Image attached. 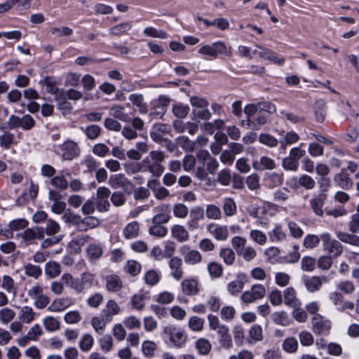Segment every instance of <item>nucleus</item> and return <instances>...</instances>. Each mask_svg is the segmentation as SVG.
<instances>
[{
	"label": "nucleus",
	"instance_id": "f257e3e1",
	"mask_svg": "<svg viewBox=\"0 0 359 359\" xmlns=\"http://www.w3.org/2000/svg\"><path fill=\"white\" fill-rule=\"evenodd\" d=\"M166 155L161 150L151 151L147 156L142 160L143 171H147L156 177H159L165 171L162 163Z\"/></svg>",
	"mask_w": 359,
	"mask_h": 359
},
{
	"label": "nucleus",
	"instance_id": "f03ea898",
	"mask_svg": "<svg viewBox=\"0 0 359 359\" xmlns=\"http://www.w3.org/2000/svg\"><path fill=\"white\" fill-rule=\"evenodd\" d=\"M40 84L46 86V91L55 95L57 107L64 115L67 113V93L65 90L60 89L55 79L51 76H47L40 81Z\"/></svg>",
	"mask_w": 359,
	"mask_h": 359
},
{
	"label": "nucleus",
	"instance_id": "7ed1b4c3",
	"mask_svg": "<svg viewBox=\"0 0 359 359\" xmlns=\"http://www.w3.org/2000/svg\"><path fill=\"white\" fill-rule=\"evenodd\" d=\"M198 53L201 55H208L213 58H216L219 55L230 56L232 53L231 46H227L224 42L217 41L212 45H203L198 50Z\"/></svg>",
	"mask_w": 359,
	"mask_h": 359
},
{
	"label": "nucleus",
	"instance_id": "20e7f679",
	"mask_svg": "<svg viewBox=\"0 0 359 359\" xmlns=\"http://www.w3.org/2000/svg\"><path fill=\"white\" fill-rule=\"evenodd\" d=\"M312 330L317 335H327L330 333L332 323L322 315H315L311 318Z\"/></svg>",
	"mask_w": 359,
	"mask_h": 359
},
{
	"label": "nucleus",
	"instance_id": "39448f33",
	"mask_svg": "<svg viewBox=\"0 0 359 359\" xmlns=\"http://www.w3.org/2000/svg\"><path fill=\"white\" fill-rule=\"evenodd\" d=\"M27 294L34 299V306L38 309H43L49 304V298L43 294V287L39 283L32 286L27 292Z\"/></svg>",
	"mask_w": 359,
	"mask_h": 359
},
{
	"label": "nucleus",
	"instance_id": "423d86ee",
	"mask_svg": "<svg viewBox=\"0 0 359 359\" xmlns=\"http://www.w3.org/2000/svg\"><path fill=\"white\" fill-rule=\"evenodd\" d=\"M302 280L306 290L311 293H314L320 290L323 285L327 283L329 279L325 276H304Z\"/></svg>",
	"mask_w": 359,
	"mask_h": 359
},
{
	"label": "nucleus",
	"instance_id": "0eeeda50",
	"mask_svg": "<svg viewBox=\"0 0 359 359\" xmlns=\"http://www.w3.org/2000/svg\"><path fill=\"white\" fill-rule=\"evenodd\" d=\"M111 191L106 187H100L97 189L95 198V207L100 212H107L110 208V203L108 200Z\"/></svg>",
	"mask_w": 359,
	"mask_h": 359
},
{
	"label": "nucleus",
	"instance_id": "6e6552de",
	"mask_svg": "<svg viewBox=\"0 0 359 359\" xmlns=\"http://www.w3.org/2000/svg\"><path fill=\"white\" fill-rule=\"evenodd\" d=\"M69 223L76 225L80 231H87L97 226L100 224V221L94 217H88L81 219L79 216L73 215L69 212Z\"/></svg>",
	"mask_w": 359,
	"mask_h": 359
},
{
	"label": "nucleus",
	"instance_id": "1a4fd4ad",
	"mask_svg": "<svg viewBox=\"0 0 359 359\" xmlns=\"http://www.w3.org/2000/svg\"><path fill=\"white\" fill-rule=\"evenodd\" d=\"M108 183L111 188L122 189L129 194L133 189V183L123 173L110 175Z\"/></svg>",
	"mask_w": 359,
	"mask_h": 359
},
{
	"label": "nucleus",
	"instance_id": "9d476101",
	"mask_svg": "<svg viewBox=\"0 0 359 359\" xmlns=\"http://www.w3.org/2000/svg\"><path fill=\"white\" fill-rule=\"evenodd\" d=\"M164 333L169 337L170 341L176 347H182L187 341V334L184 331L174 326L164 327Z\"/></svg>",
	"mask_w": 359,
	"mask_h": 359
},
{
	"label": "nucleus",
	"instance_id": "9b49d317",
	"mask_svg": "<svg viewBox=\"0 0 359 359\" xmlns=\"http://www.w3.org/2000/svg\"><path fill=\"white\" fill-rule=\"evenodd\" d=\"M155 215L151 218V223L156 224H164L168 223L171 216L170 215V207L169 204H162L154 208Z\"/></svg>",
	"mask_w": 359,
	"mask_h": 359
},
{
	"label": "nucleus",
	"instance_id": "f8f14e48",
	"mask_svg": "<svg viewBox=\"0 0 359 359\" xmlns=\"http://www.w3.org/2000/svg\"><path fill=\"white\" fill-rule=\"evenodd\" d=\"M207 231L217 241H226L229 237V229L226 225L210 223L206 226Z\"/></svg>",
	"mask_w": 359,
	"mask_h": 359
},
{
	"label": "nucleus",
	"instance_id": "ddd939ff",
	"mask_svg": "<svg viewBox=\"0 0 359 359\" xmlns=\"http://www.w3.org/2000/svg\"><path fill=\"white\" fill-rule=\"evenodd\" d=\"M320 236L326 250L336 256H339L342 253L343 248L341 244L338 241L332 239L329 233H324Z\"/></svg>",
	"mask_w": 359,
	"mask_h": 359
},
{
	"label": "nucleus",
	"instance_id": "4468645a",
	"mask_svg": "<svg viewBox=\"0 0 359 359\" xmlns=\"http://www.w3.org/2000/svg\"><path fill=\"white\" fill-rule=\"evenodd\" d=\"M180 252L184 255V260L187 264L196 265L202 262V255L196 250H191L189 247L184 245L180 248Z\"/></svg>",
	"mask_w": 359,
	"mask_h": 359
},
{
	"label": "nucleus",
	"instance_id": "2eb2a0df",
	"mask_svg": "<svg viewBox=\"0 0 359 359\" xmlns=\"http://www.w3.org/2000/svg\"><path fill=\"white\" fill-rule=\"evenodd\" d=\"M168 267L170 270V276L176 280H180L183 277V261L179 257H172L168 261Z\"/></svg>",
	"mask_w": 359,
	"mask_h": 359
},
{
	"label": "nucleus",
	"instance_id": "dca6fc26",
	"mask_svg": "<svg viewBox=\"0 0 359 359\" xmlns=\"http://www.w3.org/2000/svg\"><path fill=\"white\" fill-rule=\"evenodd\" d=\"M170 101V100L168 96H160L158 100V103L153 107L149 116L153 118H162L167 111V106Z\"/></svg>",
	"mask_w": 359,
	"mask_h": 359
},
{
	"label": "nucleus",
	"instance_id": "f3484780",
	"mask_svg": "<svg viewBox=\"0 0 359 359\" xmlns=\"http://www.w3.org/2000/svg\"><path fill=\"white\" fill-rule=\"evenodd\" d=\"M147 187L154 193V197L159 201L164 200L170 195V191L161 186L156 179H151L147 182Z\"/></svg>",
	"mask_w": 359,
	"mask_h": 359
},
{
	"label": "nucleus",
	"instance_id": "a211bd4d",
	"mask_svg": "<svg viewBox=\"0 0 359 359\" xmlns=\"http://www.w3.org/2000/svg\"><path fill=\"white\" fill-rule=\"evenodd\" d=\"M182 293L187 296H194L199 292L198 281L194 278H185L180 284Z\"/></svg>",
	"mask_w": 359,
	"mask_h": 359
},
{
	"label": "nucleus",
	"instance_id": "6ab92c4d",
	"mask_svg": "<svg viewBox=\"0 0 359 359\" xmlns=\"http://www.w3.org/2000/svg\"><path fill=\"white\" fill-rule=\"evenodd\" d=\"M23 241L30 243L36 239H41L44 236V229L42 227L29 228L20 234Z\"/></svg>",
	"mask_w": 359,
	"mask_h": 359
},
{
	"label": "nucleus",
	"instance_id": "aec40b11",
	"mask_svg": "<svg viewBox=\"0 0 359 359\" xmlns=\"http://www.w3.org/2000/svg\"><path fill=\"white\" fill-rule=\"evenodd\" d=\"M267 121V116L264 112L259 110V112L252 118L245 119L242 121L243 127L250 128L252 130H259L260 127L265 124Z\"/></svg>",
	"mask_w": 359,
	"mask_h": 359
},
{
	"label": "nucleus",
	"instance_id": "412c9836",
	"mask_svg": "<svg viewBox=\"0 0 359 359\" xmlns=\"http://www.w3.org/2000/svg\"><path fill=\"white\" fill-rule=\"evenodd\" d=\"M259 49L258 55L260 57L270 60L278 65H282L285 63V58L280 57L277 53H274L271 50L264 48L262 46H256Z\"/></svg>",
	"mask_w": 359,
	"mask_h": 359
},
{
	"label": "nucleus",
	"instance_id": "4be33fe9",
	"mask_svg": "<svg viewBox=\"0 0 359 359\" xmlns=\"http://www.w3.org/2000/svg\"><path fill=\"white\" fill-rule=\"evenodd\" d=\"M121 309L118 305L113 299L107 302L106 306L101 311V316L105 321H111L112 316L119 313Z\"/></svg>",
	"mask_w": 359,
	"mask_h": 359
},
{
	"label": "nucleus",
	"instance_id": "5701e85b",
	"mask_svg": "<svg viewBox=\"0 0 359 359\" xmlns=\"http://www.w3.org/2000/svg\"><path fill=\"white\" fill-rule=\"evenodd\" d=\"M252 168L255 170H273L276 168V163L273 158L263 156L259 160L252 162Z\"/></svg>",
	"mask_w": 359,
	"mask_h": 359
},
{
	"label": "nucleus",
	"instance_id": "b1692460",
	"mask_svg": "<svg viewBox=\"0 0 359 359\" xmlns=\"http://www.w3.org/2000/svg\"><path fill=\"white\" fill-rule=\"evenodd\" d=\"M326 198V194L320 193L318 195L312 197V198L310 200V205L316 215L318 216H323V207L325 204Z\"/></svg>",
	"mask_w": 359,
	"mask_h": 359
},
{
	"label": "nucleus",
	"instance_id": "393cba45",
	"mask_svg": "<svg viewBox=\"0 0 359 359\" xmlns=\"http://www.w3.org/2000/svg\"><path fill=\"white\" fill-rule=\"evenodd\" d=\"M171 235L179 243H184L189 239V233L184 226L175 224L171 228Z\"/></svg>",
	"mask_w": 359,
	"mask_h": 359
},
{
	"label": "nucleus",
	"instance_id": "a878e982",
	"mask_svg": "<svg viewBox=\"0 0 359 359\" xmlns=\"http://www.w3.org/2000/svg\"><path fill=\"white\" fill-rule=\"evenodd\" d=\"M334 182L340 188L346 190L351 188L353 185L352 181L346 172L345 169H342L339 173L334 177Z\"/></svg>",
	"mask_w": 359,
	"mask_h": 359
},
{
	"label": "nucleus",
	"instance_id": "bb28decb",
	"mask_svg": "<svg viewBox=\"0 0 359 359\" xmlns=\"http://www.w3.org/2000/svg\"><path fill=\"white\" fill-rule=\"evenodd\" d=\"M269 237L271 242H283L287 238V233L280 224H276L273 229L269 232Z\"/></svg>",
	"mask_w": 359,
	"mask_h": 359
},
{
	"label": "nucleus",
	"instance_id": "cd10ccee",
	"mask_svg": "<svg viewBox=\"0 0 359 359\" xmlns=\"http://www.w3.org/2000/svg\"><path fill=\"white\" fill-rule=\"evenodd\" d=\"M264 181L266 187L270 189L278 187L283 183V175L276 172L267 173L264 176Z\"/></svg>",
	"mask_w": 359,
	"mask_h": 359
},
{
	"label": "nucleus",
	"instance_id": "c85d7f7f",
	"mask_svg": "<svg viewBox=\"0 0 359 359\" xmlns=\"http://www.w3.org/2000/svg\"><path fill=\"white\" fill-rule=\"evenodd\" d=\"M271 319L276 325L288 326L291 323V319L286 311H280L273 313Z\"/></svg>",
	"mask_w": 359,
	"mask_h": 359
},
{
	"label": "nucleus",
	"instance_id": "c756f323",
	"mask_svg": "<svg viewBox=\"0 0 359 359\" xmlns=\"http://www.w3.org/2000/svg\"><path fill=\"white\" fill-rule=\"evenodd\" d=\"M1 283V287L8 294H11L14 297L17 293V286L14 279L8 275H4L2 277Z\"/></svg>",
	"mask_w": 359,
	"mask_h": 359
},
{
	"label": "nucleus",
	"instance_id": "7c9ffc66",
	"mask_svg": "<svg viewBox=\"0 0 359 359\" xmlns=\"http://www.w3.org/2000/svg\"><path fill=\"white\" fill-rule=\"evenodd\" d=\"M106 288L108 291L116 292L123 286L122 281L117 275H109L106 277Z\"/></svg>",
	"mask_w": 359,
	"mask_h": 359
},
{
	"label": "nucleus",
	"instance_id": "2f4dec72",
	"mask_svg": "<svg viewBox=\"0 0 359 359\" xmlns=\"http://www.w3.org/2000/svg\"><path fill=\"white\" fill-rule=\"evenodd\" d=\"M284 302L286 305L296 307L300 305V302L297 297V293L293 287H287L284 292Z\"/></svg>",
	"mask_w": 359,
	"mask_h": 359
},
{
	"label": "nucleus",
	"instance_id": "473e14b6",
	"mask_svg": "<svg viewBox=\"0 0 359 359\" xmlns=\"http://www.w3.org/2000/svg\"><path fill=\"white\" fill-rule=\"evenodd\" d=\"M109 114L123 122H130L131 119L129 115L126 113L124 107L118 104L114 105L110 108Z\"/></svg>",
	"mask_w": 359,
	"mask_h": 359
},
{
	"label": "nucleus",
	"instance_id": "72a5a7b5",
	"mask_svg": "<svg viewBox=\"0 0 359 359\" xmlns=\"http://www.w3.org/2000/svg\"><path fill=\"white\" fill-rule=\"evenodd\" d=\"M129 100L133 105L137 107L139 112L142 114H146L148 111L147 104L144 101V97L141 94H131L129 96Z\"/></svg>",
	"mask_w": 359,
	"mask_h": 359
},
{
	"label": "nucleus",
	"instance_id": "f704fd0d",
	"mask_svg": "<svg viewBox=\"0 0 359 359\" xmlns=\"http://www.w3.org/2000/svg\"><path fill=\"white\" fill-rule=\"evenodd\" d=\"M36 313L34 309L28 306H23L20 308L19 320L25 324H30L35 318Z\"/></svg>",
	"mask_w": 359,
	"mask_h": 359
},
{
	"label": "nucleus",
	"instance_id": "c9c22d12",
	"mask_svg": "<svg viewBox=\"0 0 359 359\" xmlns=\"http://www.w3.org/2000/svg\"><path fill=\"white\" fill-rule=\"evenodd\" d=\"M132 28L131 22H124L116 25L113 26L109 30V34L114 36H121L123 34H128V32Z\"/></svg>",
	"mask_w": 359,
	"mask_h": 359
},
{
	"label": "nucleus",
	"instance_id": "e433bc0d",
	"mask_svg": "<svg viewBox=\"0 0 359 359\" xmlns=\"http://www.w3.org/2000/svg\"><path fill=\"white\" fill-rule=\"evenodd\" d=\"M140 224L133 221L128 223L123 229V233L126 239H133L137 238L139 235Z\"/></svg>",
	"mask_w": 359,
	"mask_h": 359
},
{
	"label": "nucleus",
	"instance_id": "4c0bfd02",
	"mask_svg": "<svg viewBox=\"0 0 359 359\" xmlns=\"http://www.w3.org/2000/svg\"><path fill=\"white\" fill-rule=\"evenodd\" d=\"M299 140V135L294 131L287 132L280 140V147L285 149L287 146L297 142Z\"/></svg>",
	"mask_w": 359,
	"mask_h": 359
},
{
	"label": "nucleus",
	"instance_id": "58836bf2",
	"mask_svg": "<svg viewBox=\"0 0 359 359\" xmlns=\"http://www.w3.org/2000/svg\"><path fill=\"white\" fill-rule=\"evenodd\" d=\"M157 344L150 340H145L142 344V353L147 358H152L154 357L155 351L157 350Z\"/></svg>",
	"mask_w": 359,
	"mask_h": 359
},
{
	"label": "nucleus",
	"instance_id": "ea45409f",
	"mask_svg": "<svg viewBox=\"0 0 359 359\" xmlns=\"http://www.w3.org/2000/svg\"><path fill=\"white\" fill-rule=\"evenodd\" d=\"M222 209L226 217H231L236 213L237 205L233 199L227 197L223 199Z\"/></svg>",
	"mask_w": 359,
	"mask_h": 359
},
{
	"label": "nucleus",
	"instance_id": "a19ab883",
	"mask_svg": "<svg viewBox=\"0 0 359 359\" xmlns=\"http://www.w3.org/2000/svg\"><path fill=\"white\" fill-rule=\"evenodd\" d=\"M264 255L267 260L271 264H276L282 262L280 257V250L277 247H270L265 250Z\"/></svg>",
	"mask_w": 359,
	"mask_h": 359
},
{
	"label": "nucleus",
	"instance_id": "79ce46f5",
	"mask_svg": "<svg viewBox=\"0 0 359 359\" xmlns=\"http://www.w3.org/2000/svg\"><path fill=\"white\" fill-rule=\"evenodd\" d=\"M195 347L198 353L201 355H208L212 348L210 342L205 338H200L196 340L195 342Z\"/></svg>",
	"mask_w": 359,
	"mask_h": 359
},
{
	"label": "nucleus",
	"instance_id": "37998d69",
	"mask_svg": "<svg viewBox=\"0 0 359 359\" xmlns=\"http://www.w3.org/2000/svg\"><path fill=\"white\" fill-rule=\"evenodd\" d=\"M299 344L296 338L293 337H287L282 344L283 351L289 353H294L297 351Z\"/></svg>",
	"mask_w": 359,
	"mask_h": 359
},
{
	"label": "nucleus",
	"instance_id": "c03bdc74",
	"mask_svg": "<svg viewBox=\"0 0 359 359\" xmlns=\"http://www.w3.org/2000/svg\"><path fill=\"white\" fill-rule=\"evenodd\" d=\"M146 284L154 286L157 285L161 280L160 273L154 269H150L147 271L144 276Z\"/></svg>",
	"mask_w": 359,
	"mask_h": 359
},
{
	"label": "nucleus",
	"instance_id": "a18cd8bd",
	"mask_svg": "<svg viewBox=\"0 0 359 359\" xmlns=\"http://www.w3.org/2000/svg\"><path fill=\"white\" fill-rule=\"evenodd\" d=\"M44 271L46 276L55 278L61 273L60 265L53 261L48 262L46 264Z\"/></svg>",
	"mask_w": 359,
	"mask_h": 359
},
{
	"label": "nucleus",
	"instance_id": "49530a36",
	"mask_svg": "<svg viewBox=\"0 0 359 359\" xmlns=\"http://www.w3.org/2000/svg\"><path fill=\"white\" fill-rule=\"evenodd\" d=\"M219 257L226 265H232L235 262V253L229 248H222L219 251Z\"/></svg>",
	"mask_w": 359,
	"mask_h": 359
},
{
	"label": "nucleus",
	"instance_id": "de8ad7c7",
	"mask_svg": "<svg viewBox=\"0 0 359 359\" xmlns=\"http://www.w3.org/2000/svg\"><path fill=\"white\" fill-rule=\"evenodd\" d=\"M337 237L344 243L359 246V237L355 235H351L348 233L339 231L337 233Z\"/></svg>",
	"mask_w": 359,
	"mask_h": 359
},
{
	"label": "nucleus",
	"instance_id": "09e8293b",
	"mask_svg": "<svg viewBox=\"0 0 359 359\" xmlns=\"http://www.w3.org/2000/svg\"><path fill=\"white\" fill-rule=\"evenodd\" d=\"M337 287L339 290V292L345 294H351L355 290V284L348 280L340 281L337 284Z\"/></svg>",
	"mask_w": 359,
	"mask_h": 359
},
{
	"label": "nucleus",
	"instance_id": "8fccbe9b",
	"mask_svg": "<svg viewBox=\"0 0 359 359\" xmlns=\"http://www.w3.org/2000/svg\"><path fill=\"white\" fill-rule=\"evenodd\" d=\"M205 215L209 219L219 220L222 218V212L219 208L213 204L206 206Z\"/></svg>",
	"mask_w": 359,
	"mask_h": 359
},
{
	"label": "nucleus",
	"instance_id": "3c124183",
	"mask_svg": "<svg viewBox=\"0 0 359 359\" xmlns=\"http://www.w3.org/2000/svg\"><path fill=\"white\" fill-rule=\"evenodd\" d=\"M316 259L310 256H304L301 261V269L304 271L311 272L316 269Z\"/></svg>",
	"mask_w": 359,
	"mask_h": 359
},
{
	"label": "nucleus",
	"instance_id": "603ef678",
	"mask_svg": "<svg viewBox=\"0 0 359 359\" xmlns=\"http://www.w3.org/2000/svg\"><path fill=\"white\" fill-rule=\"evenodd\" d=\"M24 270L25 274L27 276L32 277L35 279L39 278L42 274V270L39 266L30 263L25 265Z\"/></svg>",
	"mask_w": 359,
	"mask_h": 359
},
{
	"label": "nucleus",
	"instance_id": "864d4df0",
	"mask_svg": "<svg viewBox=\"0 0 359 359\" xmlns=\"http://www.w3.org/2000/svg\"><path fill=\"white\" fill-rule=\"evenodd\" d=\"M293 251L288 253L282 258V262L287 264H294L299 261L300 258V253L299 252V247L294 245L292 247Z\"/></svg>",
	"mask_w": 359,
	"mask_h": 359
},
{
	"label": "nucleus",
	"instance_id": "5fc2aeb1",
	"mask_svg": "<svg viewBox=\"0 0 359 359\" xmlns=\"http://www.w3.org/2000/svg\"><path fill=\"white\" fill-rule=\"evenodd\" d=\"M316 111L315 115L316 119L319 122H323L325 119L326 116V110H325V102L323 100H320L316 101Z\"/></svg>",
	"mask_w": 359,
	"mask_h": 359
},
{
	"label": "nucleus",
	"instance_id": "6e6d98bb",
	"mask_svg": "<svg viewBox=\"0 0 359 359\" xmlns=\"http://www.w3.org/2000/svg\"><path fill=\"white\" fill-rule=\"evenodd\" d=\"M149 233L150 235L163 238L168 233V229L162 224H156L151 223V226L149 228Z\"/></svg>",
	"mask_w": 359,
	"mask_h": 359
},
{
	"label": "nucleus",
	"instance_id": "4d7b16f0",
	"mask_svg": "<svg viewBox=\"0 0 359 359\" xmlns=\"http://www.w3.org/2000/svg\"><path fill=\"white\" fill-rule=\"evenodd\" d=\"M204 320L198 316H192L188 322L189 327L194 332H201L203 329Z\"/></svg>",
	"mask_w": 359,
	"mask_h": 359
},
{
	"label": "nucleus",
	"instance_id": "13d9d810",
	"mask_svg": "<svg viewBox=\"0 0 359 359\" xmlns=\"http://www.w3.org/2000/svg\"><path fill=\"white\" fill-rule=\"evenodd\" d=\"M208 271L212 278H216L222 276L223 267L220 264L216 262H212L208 264Z\"/></svg>",
	"mask_w": 359,
	"mask_h": 359
},
{
	"label": "nucleus",
	"instance_id": "bf43d9fd",
	"mask_svg": "<svg viewBox=\"0 0 359 359\" xmlns=\"http://www.w3.org/2000/svg\"><path fill=\"white\" fill-rule=\"evenodd\" d=\"M250 238L255 243L260 245H264L267 241L266 235L257 229L251 230L250 232Z\"/></svg>",
	"mask_w": 359,
	"mask_h": 359
},
{
	"label": "nucleus",
	"instance_id": "052dcab7",
	"mask_svg": "<svg viewBox=\"0 0 359 359\" xmlns=\"http://www.w3.org/2000/svg\"><path fill=\"white\" fill-rule=\"evenodd\" d=\"M172 112L177 118H184L189 112V107L187 104H176L172 106Z\"/></svg>",
	"mask_w": 359,
	"mask_h": 359
},
{
	"label": "nucleus",
	"instance_id": "680f3d73",
	"mask_svg": "<svg viewBox=\"0 0 359 359\" xmlns=\"http://www.w3.org/2000/svg\"><path fill=\"white\" fill-rule=\"evenodd\" d=\"M15 317V312L10 308H4L0 310V321L3 324L11 322Z\"/></svg>",
	"mask_w": 359,
	"mask_h": 359
},
{
	"label": "nucleus",
	"instance_id": "e2e57ef3",
	"mask_svg": "<svg viewBox=\"0 0 359 359\" xmlns=\"http://www.w3.org/2000/svg\"><path fill=\"white\" fill-rule=\"evenodd\" d=\"M289 193L290 191L287 189H276L272 194L273 199L279 203H284L289 198Z\"/></svg>",
	"mask_w": 359,
	"mask_h": 359
},
{
	"label": "nucleus",
	"instance_id": "0e129e2a",
	"mask_svg": "<svg viewBox=\"0 0 359 359\" xmlns=\"http://www.w3.org/2000/svg\"><path fill=\"white\" fill-rule=\"evenodd\" d=\"M320 243V238L314 234H308L303 241V246L307 249L316 248Z\"/></svg>",
	"mask_w": 359,
	"mask_h": 359
},
{
	"label": "nucleus",
	"instance_id": "69168bd1",
	"mask_svg": "<svg viewBox=\"0 0 359 359\" xmlns=\"http://www.w3.org/2000/svg\"><path fill=\"white\" fill-rule=\"evenodd\" d=\"M238 255L246 262H250L256 257L257 252L253 247L245 246L241 248V251Z\"/></svg>",
	"mask_w": 359,
	"mask_h": 359
},
{
	"label": "nucleus",
	"instance_id": "338daca9",
	"mask_svg": "<svg viewBox=\"0 0 359 359\" xmlns=\"http://www.w3.org/2000/svg\"><path fill=\"white\" fill-rule=\"evenodd\" d=\"M287 227L292 237L294 238H300L304 234L302 229L294 221L287 222Z\"/></svg>",
	"mask_w": 359,
	"mask_h": 359
},
{
	"label": "nucleus",
	"instance_id": "774afa93",
	"mask_svg": "<svg viewBox=\"0 0 359 359\" xmlns=\"http://www.w3.org/2000/svg\"><path fill=\"white\" fill-rule=\"evenodd\" d=\"M282 166L286 170L295 172L299 168V163L288 156L283 159Z\"/></svg>",
	"mask_w": 359,
	"mask_h": 359
}]
</instances>
